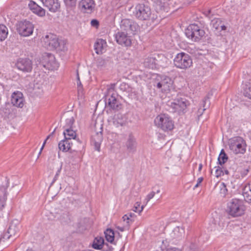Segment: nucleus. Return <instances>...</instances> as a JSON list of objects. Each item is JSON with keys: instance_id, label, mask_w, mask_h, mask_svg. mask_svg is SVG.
Wrapping results in <instances>:
<instances>
[{"instance_id": "1", "label": "nucleus", "mask_w": 251, "mask_h": 251, "mask_svg": "<svg viewBox=\"0 0 251 251\" xmlns=\"http://www.w3.org/2000/svg\"><path fill=\"white\" fill-rule=\"evenodd\" d=\"M116 84L112 83L108 86L104 95L105 105L110 109L118 111L122 108V104L117 99V94L115 91Z\"/></svg>"}, {"instance_id": "2", "label": "nucleus", "mask_w": 251, "mask_h": 251, "mask_svg": "<svg viewBox=\"0 0 251 251\" xmlns=\"http://www.w3.org/2000/svg\"><path fill=\"white\" fill-rule=\"evenodd\" d=\"M133 15L140 21H149L151 18L152 11L150 6L145 3H140L136 5Z\"/></svg>"}, {"instance_id": "3", "label": "nucleus", "mask_w": 251, "mask_h": 251, "mask_svg": "<svg viewBox=\"0 0 251 251\" xmlns=\"http://www.w3.org/2000/svg\"><path fill=\"white\" fill-rule=\"evenodd\" d=\"M174 64L177 68L185 70L192 66V59L189 54L184 52L177 53L174 59Z\"/></svg>"}, {"instance_id": "4", "label": "nucleus", "mask_w": 251, "mask_h": 251, "mask_svg": "<svg viewBox=\"0 0 251 251\" xmlns=\"http://www.w3.org/2000/svg\"><path fill=\"white\" fill-rule=\"evenodd\" d=\"M227 211L233 217L241 216L244 214L245 209L242 200L233 199L228 202Z\"/></svg>"}, {"instance_id": "5", "label": "nucleus", "mask_w": 251, "mask_h": 251, "mask_svg": "<svg viewBox=\"0 0 251 251\" xmlns=\"http://www.w3.org/2000/svg\"><path fill=\"white\" fill-rule=\"evenodd\" d=\"M190 105L189 101L185 98H178L174 100L173 101H169L168 105L170 110L173 113H177L180 115L185 113L187 107Z\"/></svg>"}, {"instance_id": "6", "label": "nucleus", "mask_w": 251, "mask_h": 251, "mask_svg": "<svg viewBox=\"0 0 251 251\" xmlns=\"http://www.w3.org/2000/svg\"><path fill=\"white\" fill-rule=\"evenodd\" d=\"M229 149L235 154H244L246 151L245 140L240 136H236L228 140Z\"/></svg>"}, {"instance_id": "7", "label": "nucleus", "mask_w": 251, "mask_h": 251, "mask_svg": "<svg viewBox=\"0 0 251 251\" xmlns=\"http://www.w3.org/2000/svg\"><path fill=\"white\" fill-rule=\"evenodd\" d=\"M186 36L194 42H198L203 37L204 30L198 25L194 24L190 25L185 29Z\"/></svg>"}, {"instance_id": "8", "label": "nucleus", "mask_w": 251, "mask_h": 251, "mask_svg": "<svg viewBox=\"0 0 251 251\" xmlns=\"http://www.w3.org/2000/svg\"><path fill=\"white\" fill-rule=\"evenodd\" d=\"M155 125L164 131H169L173 129L174 123L171 118L166 114L157 116L154 119Z\"/></svg>"}, {"instance_id": "9", "label": "nucleus", "mask_w": 251, "mask_h": 251, "mask_svg": "<svg viewBox=\"0 0 251 251\" xmlns=\"http://www.w3.org/2000/svg\"><path fill=\"white\" fill-rule=\"evenodd\" d=\"M16 29L22 36L27 37L33 33L34 25L31 22L26 20L19 21L16 25Z\"/></svg>"}, {"instance_id": "10", "label": "nucleus", "mask_w": 251, "mask_h": 251, "mask_svg": "<svg viewBox=\"0 0 251 251\" xmlns=\"http://www.w3.org/2000/svg\"><path fill=\"white\" fill-rule=\"evenodd\" d=\"M45 47L50 50H64V44L62 41H59L56 36L53 34L47 35L45 39Z\"/></svg>"}, {"instance_id": "11", "label": "nucleus", "mask_w": 251, "mask_h": 251, "mask_svg": "<svg viewBox=\"0 0 251 251\" xmlns=\"http://www.w3.org/2000/svg\"><path fill=\"white\" fill-rule=\"evenodd\" d=\"M120 26L122 31L129 34L135 35L139 29V26L135 21L128 19L122 20Z\"/></svg>"}, {"instance_id": "12", "label": "nucleus", "mask_w": 251, "mask_h": 251, "mask_svg": "<svg viewBox=\"0 0 251 251\" xmlns=\"http://www.w3.org/2000/svg\"><path fill=\"white\" fill-rule=\"evenodd\" d=\"M40 67H43L48 70H53L58 67L53 54L50 53H45L39 62Z\"/></svg>"}, {"instance_id": "13", "label": "nucleus", "mask_w": 251, "mask_h": 251, "mask_svg": "<svg viewBox=\"0 0 251 251\" xmlns=\"http://www.w3.org/2000/svg\"><path fill=\"white\" fill-rule=\"evenodd\" d=\"M173 80L167 76L163 75L161 77V80L157 83L156 87L161 89L164 93L169 92L172 87Z\"/></svg>"}, {"instance_id": "14", "label": "nucleus", "mask_w": 251, "mask_h": 251, "mask_svg": "<svg viewBox=\"0 0 251 251\" xmlns=\"http://www.w3.org/2000/svg\"><path fill=\"white\" fill-rule=\"evenodd\" d=\"M129 35L123 31H119L115 34V39L119 45L129 47L131 45V39Z\"/></svg>"}, {"instance_id": "15", "label": "nucleus", "mask_w": 251, "mask_h": 251, "mask_svg": "<svg viewBox=\"0 0 251 251\" xmlns=\"http://www.w3.org/2000/svg\"><path fill=\"white\" fill-rule=\"evenodd\" d=\"M95 2L94 0H81L78 3V8L83 13H92L95 7Z\"/></svg>"}, {"instance_id": "16", "label": "nucleus", "mask_w": 251, "mask_h": 251, "mask_svg": "<svg viewBox=\"0 0 251 251\" xmlns=\"http://www.w3.org/2000/svg\"><path fill=\"white\" fill-rule=\"evenodd\" d=\"M16 65L19 70L24 72H30L32 70V62L27 58H19Z\"/></svg>"}, {"instance_id": "17", "label": "nucleus", "mask_w": 251, "mask_h": 251, "mask_svg": "<svg viewBox=\"0 0 251 251\" xmlns=\"http://www.w3.org/2000/svg\"><path fill=\"white\" fill-rule=\"evenodd\" d=\"M4 184L0 186V209L4 207L7 200V189L9 186V180L5 178Z\"/></svg>"}, {"instance_id": "18", "label": "nucleus", "mask_w": 251, "mask_h": 251, "mask_svg": "<svg viewBox=\"0 0 251 251\" xmlns=\"http://www.w3.org/2000/svg\"><path fill=\"white\" fill-rule=\"evenodd\" d=\"M102 140V127L100 126V131H96L91 138V144L95 146L96 150L98 151H100V145Z\"/></svg>"}, {"instance_id": "19", "label": "nucleus", "mask_w": 251, "mask_h": 251, "mask_svg": "<svg viewBox=\"0 0 251 251\" xmlns=\"http://www.w3.org/2000/svg\"><path fill=\"white\" fill-rule=\"evenodd\" d=\"M11 103L13 106L22 108L24 105L23 94L19 92H14L11 96Z\"/></svg>"}, {"instance_id": "20", "label": "nucleus", "mask_w": 251, "mask_h": 251, "mask_svg": "<svg viewBox=\"0 0 251 251\" xmlns=\"http://www.w3.org/2000/svg\"><path fill=\"white\" fill-rule=\"evenodd\" d=\"M0 111L2 112L4 118H9L15 114L16 109L13 105L10 102H5L3 106H2Z\"/></svg>"}, {"instance_id": "21", "label": "nucleus", "mask_w": 251, "mask_h": 251, "mask_svg": "<svg viewBox=\"0 0 251 251\" xmlns=\"http://www.w3.org/2000/svg\"><path fill=\"white\" fill-rule=\"evenodd\" d=\"M42 3L50 12H56L60 7L58 0H42Z\"/></svg>"}, {"instance_id": "22", "label": "nucleus", "mask_w": 251, "mask_h": 251, "mask_svg": "<svg viewBox=\"0 0 251 251\" xmlns=\"http://www.w3.org/2000/svg\"><path fill=\"white\" fill-rule=\"evenodd\" d=\"M21 227L19 221L17 220H13L10 224L7 230L12 237L18 236Z\"/></svg>"}, {"instance_id": "23", "label": "nucleus", "mask_w": 251, "mask_h": 251, "mask_svg": "<svg viewBox=\"0 0 251 251\" xmlns=\"http://www.w3.org/2000/svg\"><path fill=\"white\" fill-rule=\"evenodd\" d=\"M137 142L132 133H130L126 143L127 150L129 152H134L136 150Z\"/></svg>"}, {"instance_id": "24", "label": "nucleus", "mask_w": 251, "mask_h": 251, "mask_svg": "<svg viewBox=\"0 0 251 251\" xmlns=\"http://www.w3.org/2000/svg\"><path fill=\"white\" fill-rule=\"evenodd\" d=\"M154 58L155 61L156 68L159 67H165L168 65V59L163 54H155Z\"/></svg>"}, {"instance_id": "25", "label": "nucleus", "mask_w": 251, "mask_h": 251, "mask_svg": "<svg viewBox=\"0 0 251 251\" xmlns=\"http://www.w3.org/2000/svg\"><path fill=\"white\" fill-rule=\"evenodd\" d=\"M153 3V6L157 13L167 11V6L164 0H151Z\"/></svg>"}, {"instance_id": "26", "label": "nucleus", "mask_w": 251, "mask_h": 251, "mask_svg": "<svg viewBox=\"0 0 251 251\" xmlns=\"http://www.w3.org/2000/svg\"><path fill=\"white\" fill-rule=\"evenodd\" d=\"M199 239L196 236H193L191 238L188 240L185 247L189 248V251H197L198 248Z\"/></svg>"}, {"instance_id": "27", "label": "nucleus", "mask_w": 251, "mask_h": 251, "mask_svg": "<svg viewBox=\"0 0 251 251\" xmlns=\"http://www.w3.org/2000/svg\"><path fill=\"white\" fill-rule=\"evenodd\" d=\"M28 6L32 12L38 16L43 17L45 15V10L35 2L31 1L29 3Z\"/></svg>"}, {"instance_id": "28", "label": "nucleus", "mask_w": 251, "mask_h": 251, "mask_svg": "<svg viewBox=\"0 0 251 251\" xmlns=\"http://www.w3.org/2000/svg\"><path fill=\"white\" fill-rule=\"evenodd\" d=\"M113 123L116 127L122 126L126 125V120L123 115L118 113L114 116Z\"/></svg>"}, {"instance_id": "29", "label": "nucleus", "mask_w": 251, "mask_h": 251, "mask_svg": "<svg viewBox=\"0 0 251 251\" xmlns=\"http://www.w3.org/2000/svg\"><path fill=\"white\" fill-rule=\"evenodd\" d=\"M143 64L146 68L151 69H156L154 55L153 56H149L146 58Z\"/></svg>"}, {"instance_id": "30", "label": "nucleus", "mask_w": 251, "mask_h": 251, "mask_svg": "<svg viewBox=\"0 0 251 251\" xmlns=\"http://www.w3.org/2000/svg\"><path fill=\"white\" fill-rule=\"evenodd\" d=\"M104 239L101 237L97 236L95 238L92 247L96 250L102 249V246L104 244Z\"/></svg>"}, {"instance_id": "31", "label": "nucleus", "mask_w": 251, "mask_h": 251, "mask_svg": "<svg viewBox=\"0 0 251 251\" xmlns=\"http://www.w3.org/2000/svg\"><path fill=\"white\" fill-rule=\"evenodd\" d=\"M69 140L68 139L64 138V139L60 141L58 143V148L59 150L63 152L69 151Z\"/></svg>"}, {"instance_id": "32", "label": "nucleus", "mask_w": 251, "mask_h": 251, "mask_svg": "<svg viewBox=\"0 0 251 251\" xmlns=\"http://www.w3.org/2000/svg\"><path fill=\"white\" fill-rule=\"evenodd\" d=\"M242 195L244 198V200L251 203V190L249 186H246L243 189Z\"/></svg>"}, {"instance_id": "33", "label": "nucleus", "mask_w": 251, "mask_h": 251, "mask_svg": "<svg viewBox=\"0 0 251 251\" xmlns=\"http://www.w3.org/2000/svg\"><path fill=\"white\" fill-rule=\"evenodd\" d=\"M106 42L102 39L98 40L94 45V50L96 53L101 54L103 50V44Z\"/></svg>"}, {"instance_id": "34", "label": "nucleus", "mask_w": 251, "mask_h": 251, "mask_svg": "<svg viewBox=\"0 0 251 251\" xmlns=\"http://www.w3.org/2000/svg\"><path fill=\"white\" fill-rule=\"evenodd\" d=\"M105 237L106 240L110 243H112L114 240L115 233L113 230L111 228H107L105 231Z\"/></svg>"}, {"instance_id": "35", "label": "nucleus", "mask_w": 251, "mask_h": 251, "mask_svg": "<svg viewBox=\"0 0 251 251\" xmlns=\"http://www.w3.org/2000/svg\"><path fill=\"white\" fill-rule=\"evenodd\" d=\"M63 134L64 138L68 139V140L72 139H74L76 137V133L72 128L64 129Z\"/></svg>"}, {"instance_id": "36", "label": "nucleus", "mask_w": 251, "mask_h": 251, "mask_svg": "<svg viewBox=\"0 0 251 251\" xmlns=\"http://www.w3.org/2000/svg\"><path fill=\"white\" fill-rule=\"evenodd\" d=\"M228 158V156L225 152L224 149H222L218 158V163L222 166L227 161Z\"/></svg>"}, {"instance_id": "37", "label": "nucleus", "mask_w": 251, "mask_h": 251, "mask_svg": "<svg viewBox=\"0 0 251 251\" xmlns=\"http://www.w3.org/2000/svg\"><path fill=\"white\" fill-rule=\"evenodd\" d=\"M8 35V29L3 25L0 24V41H4Z\"/></svg>"}, {"instance_id": "38", "label": "nucleus", "mask_w": 251, "mask_h": 251, "mask_svg": "<svg viewBox=\"0 0 251 251\" xmlns=\"http://www.w3.org/2000/svg\"><path fill=\"white\" fill-rule=\"evenodd\" d=\"M77 0H64V2L68 10H74L76 5Z\"/></svg>"}, {"instance_id": "39", "label": "nucleus", "mask_w": 251, "mask_h": 251, "mask_svg": "<svg viewBox=\"0 0 251 251\" xmlns=\"http://www.w3.org/2000/svg\"><path fill=\"white\" fill-rule=\"evenodd\" d=\"M243 93L245 97L251 99V81L245 85Z\"/></svg>"}, {"instance_id": "40", "label": "nucleus", "mask_w": 251, "mask_h": 251, "mask_svg": "<svg viewBox=\"0 0 251 251\" xmlns=\"http://www.w3.org/2000/svg\"><path fill=\"white\" fill-rule=\"evenodd\" d=\"M65 125L63 126L64 129L67 128H73V125L75 122V119L73 117H71L66 119Z\"/></svg>"}, {"instance_id": "41", "label": "nucleus", "mask_w": 251, "mask_h": 251, "mask_svg": "<svg viewBox=\"0 0 251 251\" xmlns=\"http://www.w3.org/2000/svg\"><path fill=\"white\" fill-rule=\"evenodd\" d=\"M222 24V20L219 18H214L211 20V24L216 29H219Z\"/></svg>"}, {"instance_id": "42", "label": "nucleus", "mask_w": 251, "mask_h": 251, "mask_svg": "<svg viewBox=\"0 0 251 251\" xmlns=\"http://www.w3.org/2000/svg\"><path fill=\"white\" fill-rule=\"evenodd\" d=\"M134 216V213H129L125 215L123 217L124 221H126L127 226H129L130 224L133 221L132 218Z\"/></svg>"}, {"instance_id": "43", "label": "nucleus", "mask_w": 251, "mask_h": 251, "mask_svg": "<svg viewBox=\"0 0 251 251\" xmlns=\"http://www.w3.org/2000/svg\"><path fill=\"white\" fill-rule=\"evenodd\" d=\"M206 100H203L202 102V108L201 107H200L197 112V116L199 118L203 114V112L206 109V107H205V103L206 101Z\"/></svg>"}, {"instance_id": "44", "label": "nucleus", "mask_w": 251, "mask_h": 251, "mask_svg": "<svg viewBox=\"0 0 251 251\" xmlns=\"http://www.w3.org/2000/svg\"><path fill=\"white\" fill-rule=\"evenodd\" d=\"M11 237H12V236L10 234V233L7 230L6 231L4 232L0 236V241H4L6 240L10 239Z\"/></svg>"}, {"instance_id": "45", "label": "nucleus", "mask_w": 251, "mask_h": 251, "mask_svg": "<svg viewBox=\"0 0 251 251\" xmlns=\"http://www.w3.org/2000/svg\"><path fill=\"white\" fill-rule=\"evenodd\" d=\"M216 169L215 171L216 176L218 177L224 175V170L220 166L215 167Z\"/></svg>"}, {"instance_id": "46", "label": "nucleus", "mask_w": 251, "mask_h": 251, "mask_svg": "<svg viewBox=\"0 0 251 251\" xmlns=\"http://www.w3.org/2000/svg\"><path fill=\"white\" fill-rule=\"evenodd\" d=\"M227 192V189L226 185L225 183L223 182L220 186V193L223 195V196H225Z\"/></svg>"}, {"instance_id": "47", "label": "nucleus", "mask_w": 251, "mask_h": 251, "mask_svg": "<svg viewBox=\"0 0 251 251\" xmlns=\"http://www.w3.org/2000/svg\"><path fill=\"white\" fill-rule=\"evenodd\" d=\"M56 128H55L54 129V130H53V131H52V132H51V133L49 135H48V136H47V138L46 139V140H45V141L44 142V143H43V145H42V146L41 148L40 149V151H39V155H38V156H39L40 154H41V152H42V150H43V148H44V146H45V144H46V143L47 141L49 138H50L51 137V136H52L53 135V134H54V132H55V130H56Z\"/></svg>"}, {"instance_id": "48", "label": "nucleus", "mask_w": 251, "mask_h": 251, "mask_svg": "<svg viewBox=\"0 0 251 251\" xmlns=\"http://www.w3.org/2000/svg\"><path fill=\"white\" fill-rule=\"evenodd\" d=\"M56 128H55L54 129V130H53V131H52V132H51V133L49 135H48V136H47V138L46 139V140H45V141L44 142V143H43V145H42V146L41 148L40 149V151H39V155H38V156H39L40 154H41V152H42V150H43V148H44V146H45V144H46V143L47 141L49 138H50L51 137V136H52L53 135V134H54V132H55V130H56Z\"/></svg>"}, {"instance_id": "49", "label": "nucleus", "mask_w": 251, "mask_h": 251, "mask_svg": "<svg viewBox=\"0 0 251 251\" xmlns=\"http://www.w3.org/2000/svg\"><path fill=\"white\" fill-rule=\"evenodd\" d=\"M56 128H55L54 129V130H53V131H52V132H51V133L49 135H48V136H47V138L46 139V140H45V141L44 142V143H43V145H42V146L41 148L40 149V151H39V155H38V156H39L40 154H41V152H42V150H43V148H44V146H45V144H46V143L47 141L49 138H50L51 137V136H52L53 135V134H54V132H55V130H56Z\"/></svg>"}, {"instance_id": "50", "label": "nucleus", "mask_w": 251, "mask_h": 251, "mask_svg": "<svg viewBox=\"0 0 251 251\" xmlns=\"http://www.w3.org/2000/svg\"><path fill=\"white\" fill-rule=\"evenodd\" d=\"M203 14L205 15L206 17H208L209 19H211L213 18L214 15V12H212L211 9H208L207 10H205L203 12Z\"/></svg>"}, {"instance_id": "51", "label": "nucleus", "mask_w": 251, "mask_h": 251, "mask_svg": "<svg viewBox=\"0 0 251 251\" xmlns=\"http://www.w3.org/2000/svg\"><path fill=\"white\" fill-rule=\"evenodd\" d=\"M133 208V211H135V212L140 213L143 210L144 206L142 205L140 209V204L138 202H136Z\"/></svg>"}, {"instance_id": "52", "label": "nucleus", "mask_w": 251, "mask_h": 251, "mask_svg": "<svg viewBox=\"0 0 251 251\" xmlns=\"http://www.w3.org/2000/svg\"><path fill=\"white\" fill-rule=\"evenodd\" d=\"M102 249L103 251H113V248L111 246H109L108 243H105L102 246Z\"/></svg>"}, {"instance_id": "53", "label": "nucleus", "mask_w": 251, "mask_h": 251, "mask_svg": "<svg viewBox=\"0 0 251 251\" xmlns=\"http://www.w3.org/2000/svg\"><path fill=\"white\" fill-rule=\"evenodd\" d=\"M119 88L123 91H126L129 88V86L127 84L123 82L120 84Z\"/></svg>"}, {"instance_id": "54", "label": "nucleus", "mask_w": 251, "mask_h": 251, "mask_svg": "<svg viewBox=\"0 0 251 251\" xmlns=\"http://www.w3.org/2000/svg\"><path fill=\"white\" fill-rule=\"evenodd\" d=\"M91 25L92 26L98 28L100 25L99 22L97 19H93L91 21Z\"/></svg>"}, {"instance_id": "55", "label": "nucleus", "mask_w": 251, "mask_h": 251, "mask_svg": "<svg viewBox=\"0 0 251 251\" xmlns=\"http://www.w3.org/2000/svg\"><path fill=\"white\" fill-rule=\"evenodd\" d=\"M155 194V192L152 191L147 195L146 200L147 201H150V200H151L152 198L154 197Z\"/></svg>"}, {"instance_id": "56", "label": "nucleus", "mask_w": 251, "mask_h": 251, "mask_svg": "<svg viewBox=\"0 0 251 251\" xmlns=\"http://www.w3.org/2000/svg\"><path fill=\"white\" fill-rule=\"evenodd\" d=\"M105 61L103 59L100 58L97 60V65L98 66H103L104 65Z\"/></svg>"}, {"instance_id": "57", "label": "nucleus", "mask_w": 251, "mask_h": 251, "mask_svg": "<svg viewBox=\"0 0 251 251\" xmlns=\"http://www.w3.org/2000/svg\"><path fill=\"white\" fill-rule=\"evenodd\" d=\"M77 86H78V87H80V86H82L81 83V82L80 81V78H79V76L78 71H77Z\"/></svg>"}, {"instance_id": "58", "label": "nucleus", "mask_w": 251, "mask_h": 251, "mask_svg": "<svg viewBox=\"0 0 251 251\" xmlns=\"http://www.w3.org/2000/svg\"><path fill=\"white\" fill-rule=\"evenodd\" d=\"M61 169H62V166H61L60 167V168L58 169L57 171L56 172V174L55 176H57L58 177L60 173V172H61Z\"/></svg>"}, {"instance_id": "59", "label": "nucleus", "mask_w": 251, "mask_h": 251, "mask_svg": "<svg viewBox=\"0 0 251 251\" xmlns=\"http://www.w3.org/2000/svg\"><path fill=\"white\" fill-rule=\"evenodd\" d=\"M203 178L202 177H199L197 180V183L200 185L203 181Z\"/></svg>"}, {"instance_id": "60", "label": "nucleus", "mask_w": 251, "mask_h": 251, "mask_svg": "<svg viewBox=\"0 0 251 251\" xmlns=\"http://www.w3.org/2000/svg\"><path fill=\"white\" fill-rule=\"evenodd\" d=\"M220 28H221L222 30H226V26L222 23L221 24V26H220Z\"/></svg>"}, {"instance_id": "61", "label": "nucleus", "mask_w": 251, "mask_h": 251, "mask_svg": "<svg viewBox=\"0 0 251 251\" xmlns=\"http://www.w3.org/2000/svg\"><path fill=\"white\" fill-rule=\"evenodd\" d=\"M117 229H118L121 231L123 232L125 230V227H120L119 226L116 227Z\"/></svg>"}, {"instance_id": "62", "label": "nucleus", "mask_w": 251, "mask_h": 251, "mask_svg": "<svg viewBox=\"0 0 251 251\" xmlns=\"http://www.w3.org/2000/svg\"><path fill=\"white\" fill-rule=\"evenodd\" d=\"M166 251H179L176 248L169 249L167 250Z\"/></svg>"}, {"instance_id": "63", "label": "nucleus", "mask_w": 251, "mask_h": 251, "mask_svg": "<svg viewBox=\"0 0 251 251\" xmlns=\"http://www.w3.org/2000/svg\"><path fill=\"white\" fill-rule=\"evenodd\" d=\"M58 178V176H55L54 178H53V179L51 182V184L53 183Z\"/></svg>"}, {"instance_id": "64", "label": "nucleus", "mask_w": 251, "mask_h": 251, "mask_svg": "<svg viewBox=\"0 0 251 251\" xmlns=\"http://www.w3.org/2000/svg\"><path fill=\"white\" fill-rule=\"evenodd\" d=\"M58 178V176H55L54 178H53V179L51 182V184L53 183Z\"/></svg>"}]
</instances>
